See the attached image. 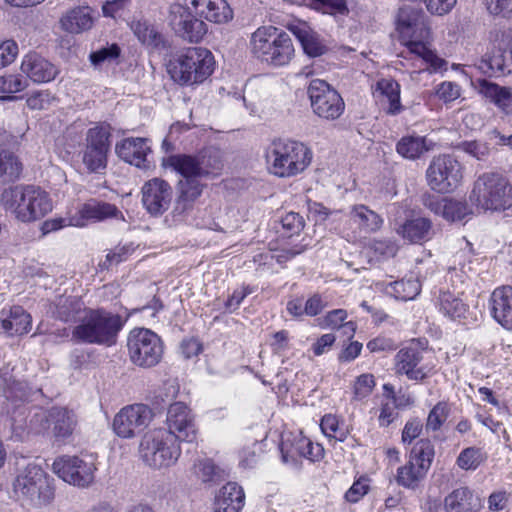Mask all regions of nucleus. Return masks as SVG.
<instances>
[{"mask_svg": "<svg viewBox=\"0 0 512 512\" xmlns=\"http://www.w3.org/2000/svg\"><path fill=\"white\" fill-rule=\"evenodd\" d=\"M45 419L51 426V432L58 442L69 438L77 426L75 413L64 407H52Z\"/></svg>", "mask_w": 512, "mask_h": 512, "instance_id": "24", "label": "nucleus"}, {"mask_svg": "<svg viewBox=\"0 0 512 512\" xmlns=\"http://www.w3.org/2000/svg\"><path fill=\"white\" fill-rule=\"evenodd\" d=\"M249 47L254 57L275 67L288 64L294 56L290 36L274 26L257 28L251 34Z\"/></svg>", "mask_w": 512, "mask_h": 512, "instance_id": "6", "label": "nucleus"}, {"mask_svg": "<svg viewBox=\"0 0 512 512\" xmlns=\"http://www.w3.org/2000/svg\"><path fill=\"white\" fill-rule=\"evenodd\" d=\"M193 474L203 484H217L226 478L223 469L216 466L211 459H198L193 465Z\"/></svg>", "mask_w": 512, "mask_h": 512, "instance_id": "35", "label": "nucleus"}, {"mask_svg": "<svg viewBox=\"0 0 512 512\" xmlns=\"http://www.w3.org/2000/svg\"><path fill=\"white\" fill-rule=\"evenodd\" d=\"M53 471L65 482L85 488L93 483L96 467L89 459L64 455L54 461Z\"/></svg>", "mask_w": 512, "mask_h": 512, "instance_id": "15", "label": "nucleus"}, {"mask_svg": "<svg viewBox=\"0 0 512 512\" xmlns=\"http://www.w3.org/2000/svg\"><path fill=\"white\" fill-rule=\"evenodd\" d=\"M173 190L168 182L153 178L142 187V204L152 216H161L170 207Z\"/></svg>", "mask_w": 512, "mask_h": 512, "instance_id": "19", "label": "nucleus"}, {"mask_svg": "<svg viewBox=\"0 0 512 512\" xmlns=\"http://www.w3.org/2000/svg\"><path fill=\"white\" fill-rule=\"evenodd\" d=\"M320 426L323 433L328 437H333L339 441H344L346 438V433L339 429L337 418L331 414L322 418Z\"/></svg>", "mask_w": 512, "mask_h": 512, "instance_id": "54", "label": "nucleus"}, {"mask_svg": "<svg viewBox=\"0 0 512 512\" xmlns=\"http://www.w3.org/2000/svg\"><path fill=\"white\" fill-rule=\"evenodd\" d=\"M253 292V289L249 286H242L239 289H236L231 296L228 297L227 301L225 302V308L229 312H233L237 310L242 303V301L251 293Z\"/></svg>", "mask_w": 512, "mask_h": 512, "instance_id": "61", "label": "nucleus"}, {"mask_svg": "<svg viewBox=\"0 0 512 512\" xmlns=\"http://www.w3.org/2000/svg\"><path fill=\"white\" fill-rule=\"evenodd\" d=\"M373 95L387 114L397 115L403 110L400 102V85L391 78L377 81Z\"/></svg>", "mask_w": 512, "mask_h": 512, "instance_id": "26", "label": "nucleus"}, {"mask_svg": "<svg viewBox=\"0 0 512 512\" xmlns=\"http://www.w3.org/2000/svg\"><path fill=\"white\" fill-rule=\"evenodd\" d=\"M14 490L31 500L50 501L54 496L45 472L36 464H28L19 473L14 481Z\"/></svg>", "mask_w": 512, "mask_h": 512, "instance_id": "17", "label": "nucleus"}, {"mask_svg": "<svg viewBox=\"0 0 512 512\" xmlns=\"http://www.w3.org/2000/svg\"><path fill=\"white\" fill-rule=\"evenodd\" d=\"M22 165L17 157L8 152H0V181L8 182L19 177Z\"/></svg>", "mask_w": 512, "mask_h": 512, "instance_id": "43", "label": "nucleus"}, {"mask_svg": "<svg viewBox=\"0 0 512 512\" xmlns=\"http://www.w3.org/2000/svg\"><path fill=\"white\" fill-rule=\"evenodd\" d=\"M130 360L140 367H153L159 363L163 347L157 334L149 329H133L128 336Z\"/></svg>", "mask_w": 512, "mask_h": 512, "instance_id": "12", "label": "nucleus"}, {"mask_svg": "<svg viewBox=\"0 0 512 512\" xmlns=\"http://www.w3.org/2000/svg\"><path fill=\"white\" fill-rule=\"evenodd\" d=\"M470 214L466 203L448 199L443 218L447 221H461Z\"/></svg>", "mask_w": 512, "mask_h": 512, "instance_id": "48", "label": "nucleus"}, {"mask_svg": "<svg viewBox=\"0 0 512 512\" xmlns=\"http://www.w3.org/2000/svg\"><path fill=\"white\" fill-rule=\"evenodd\" d=\"M422 427V422L419 419L415 418L409 420L402 431L403 443L410 444L414 439H416L420 435Z\"/></svg>", "mask_w": 512, "mask_h": 512, "instance_id": "63", "label": "nucleus"}, {"mask_svg": "<svg viewBox=\"0 0 512 512\" xmlns=\"http://www.w3.org/2000/svg\"><path fill=\"white\" fill-rule=\"evenodd\" d=\"M27 87V81L20 75L0 76V93L13 94L23 91Z\"/></svg>", "mask_w": 512, "mask_h": 512, "instance_id": "49", "label": "nucleus"}, {"mask_svg": "<svg viewBox=\"0 0 512 512\" xmlns=\"http://www.w3.org/2000/svg\"><path fill=\"white\" fill-rule=\"evenodd\" d=\"M61 28L71 34L89 30L93 25L91 9L88 6H78L68 10L60 18Z\"/></svg>", "mask_w": 512, "mask_h": 512, "instance_id": "31", "label": "nucleus"}, {"mask_svg": "<svg viewBox=\"0 0 512 512\" xmlns=\"http://www.w3.org/2000/svg\"><path fill=\"white\" fill-rule=\"evenodd\" d=\"M478 211H502L512 206V188L500 174L485 173L475 181L469 196Z\"/></svg>", "mask_w": 512, "mask_h": 512, "instance_id": "8", "label": "nucleus"}, {"mask_svg": "<svg viewBox=\"0 0 512 512\" xmlns=\"http://www.w3.org/2000/svg\"><path fill=\"white\" fill-rule=\"evenodd\" d=\"M479 258L472 252L471 244L466 241L465 247L456 252L448 267L447 279L458 294H463L477 275Z\"/></svg>", "mask_w": 512, "mask_h": 512, "instance_id": "16", "label": "nucleus"}, {"mask_svg": "<svg viewBox=\"0 0 512 512\" xmlns=\"http://www.w3.org/2000/svg\"><path fill=\"white\" fill-rule=\"evenodd\" d=\"M115 152L119 158L138 168L146 169L150 166L148 159L151 148L147 138H126L118 142Z\"/></svg>", "mask_w": 512, "mask_h": 512, "instance_id": "23", "label": "nucleus"}, {"mask_svg": "<svg viewBox=\"0 0 512 512\" xmlns=\"http://www.w3.org/2000/svg\"><path fill=\"white\" fill-rule=\"evenodd\" d=\"M55 306L56 317L64 322L81 321L88 310L85 308L84 302L75 296H61Z\"/></svg>", "mask_w": 512, "mask_h": 512, "instance_id": "34", "label": "nucleus"}, {"mask_svg": "<svg viewBox=\"0 0 512 512\" xmlns=\"http://www.w3.org/2000/svg\"><path fill=\"white\" fill-rule=\"evenodd\" d=\"M421 465L409 458L408 462L397 470L396 481L399 485L406 488H416L427 474Z\"/></svg>", "mask_w": 512, "mask_h": 512, "instance_id": "37", "label": "nucleus"}, {"mask_svg": "<svg viewBox=\"0 0 512 512\" xmlns=\"http://www.w3.org/2000/svg\"><path fill=\"white\" fill-rule=\"evenodd\" d=\"M167 432L176 435L178 441L192 442L196 439L194 416L186 404H170L167 412Z\"/></svg>", "mask_w": 512, "mask_h": 512, "instance_id": "20", "label": "nucleus"}, {"mask_svg": "<svg viewBox=\"0 0 512 512\" xmlns=\"http://www.w3.org/2000/svg\"><path fill=\"white\" fill-rule=\"evenodd\" d=\"M397 233L411 243L427 241L432 236V222L425 217L406 220L397 228Z\"/></svg>", "mask_w": 512, "mask_h": 512, "instance_id": "32", "label": "nucleus"}, {"mask_svg": "<svg viewBox=\"0 0 512 512\" xmlns=\"http://www.w3.org/2000/svg\"><path fill=\"white\" fill-rule=\"evenodd\" d=\"M436 94L445 102H450L460 96V90L458 85L453 82H443L438 86Z\"/></svg>", "mask_w": 512, "mask_h": 512, "instance_id": "62", "label": "nucleus"}, {"mask_svg": "<svg viewBox=\"0 0 512 512\" xmlns=\"http://www.w3.org/2000/svg\"><path fill=\"white\" fill-rule=\"evenodd\" d=\"M166 21L178 37L190 43L200 42L207 33L206 23L180 3L169 5Z\"/></svg>", "mask_w": 512, "mask_h": 512, "instance_id": "14", "label": "nucleus"}, {"mask_svg": "<svg viewBox=\"0 0 512 512\" xmlns=\"http://www.w3.org/2000/svg\"><path fill=\"white\" fill-rule=\"evenodd\" d=\"M449 415V408L447 403L439 402L437 403L432 410L429 412L426 429L437 431L440 429L442 424L447 420Z\"/></svg>", "mask_w": 512, "mask_h": 512, "instance_id": "46", "label": "nucleus"}, {"mask_svg": "<svg viewBox=\"0 0 512 512\" xmlns=\"http://www.w3.org/2000/svg\"><path fill=\"white\" fill-rule=\"evenodd\" d=\"M245 494L241 486L228 482L215 498L214 512H239L244 506Z\"/></svg>", "mask_w": 512, "mask_h": 512, "instance_id": "30", "label": "nucleus"}, {"mask_svg": "<svg viewBox=\"0 0 512 512\" xmlns=\"http://www.w3.org/2000/svg\"><path fill=\"white\" fill-rule=\"evenodd\" d=\"M448 199H441L433 194H424L422 203L424 207L433 212L435 215L443 217L446 210Z\"/></svg>", "mask_w": 512, "mask_h": 512, "instance_id": "60", "label": "nucleus"}, {"mask_svg": "<svg viewBox=\"0 0 512 512\" xmlns=\"http://www.w3.org/2000/svg\"><path fill=\"white\" fill-rule=\"evenodd\" d=\"M422 358V348L419 346V341L413 340L396 354V373L406 375L409 380H424L428 372L426 367L419 366Z\"/></svg>", "mask_w": 512, "mask_h": 512, "instance_id": "22", "label": "nucleus"}, {"mask_svg": "<svg viewBox=\"0 0 512 512\" xmlns=\"http://www.w3.org/2000/svg\"><path fill=\"white\" fill-rule=\"evenodd\" d=\"M21 71L34 83L50 82L58 74L57 68L37 53H29L23 58Z\"/></svg>", "mask_w": 512, "mask_h": 512, "instance_id": "25", "label": "nucleus"}, {"mask_svg": "<svg viewBox=\"0 0 512 512\" xmlns=\"http://www.w3.org/2000/svg\"><path fill=\"white\" fill-rule=\"evenodd\" d=\"M459 295L445 291L439 296L440 311L451 319L464 317L468 310V306L460 299Z\"/></svg>", "mask_w": 512, "mask_h": 512, "instance_id": "40", "label": "nucleus"}, {"mask_svg": "<svg viewBox=\"0 0 512 512\" xmlns=\"http://www.w3.org/2000/svg\"><path fill=\"white\" fill-rule=\"evenodd\" d=\"M478 68L483 74L489 77H497L505 73V64L501 55L484 57L481 59Z\"/></svg>", "mask_w": 512, "mask_h": 512, "instance_id": "45", "label": "nucleus"}, {"mask_svg": "<svg viewBox=\"0 0 512 512\" xmlns=\"http://www.w3.org/2000/svg\"><path fill=\"white\" fill-rule=\"evenodd\" d=\"M483 86L486 88V94L492 97L497 105L505 107L512 101L511 93L508 89L487 82H484Z\"/></svg>", "mask_w": 512, "mask_h": 512, "instance_id": "53", "label": "nucleus"}, {"mask_svg": "<svg viewBox=\"0 0 512 512\" xmlns=\"http://www.w3.org/2000/svg\"><path fill=\"white\" fill-rule=\"evenodd\" d=\"M349 221L359 233H375L383 225L382 217L364 204H356L350 208Z\"/></svg>", "mask_w": 512, "mask_h": 512, "instance_id": "29", "label": "nucleus"}, {"mask_svg": "<svg viewBox=\"0 0 512 512\" xmlns=\"http://www.w3.org/2000/svg\"><path fill=\"white\" fill-rule=\"evenodd\" d=\"M487 8L491 14L509 16L512 14V0H488Z\"/></svg>", "mask_w": 512, "mask_h": 512, "instance_id": "64", "label": "nucleus"}, {"mask_svg": "<svg viewBox=\"0 0 512 512\" xmlns=\"http://www.w3.org/2000/svg\"><path fill=\"white\" fill-rule=\"evenodd\" d=\"M397 29L409 52L424 61L431 71H438L445 61L439 58L428 46L431 30L428 18L421 8L412 5H402L397 12Z\"/></svg>", "mask_w": 512, "mask_h": 512, "instance_id": "2", "label": "nucleus"}, {"mask_svg": "<svg viewBox=\"0 0 512 512\" xmlns=\"http://www.w3.org/2000/svg\"><path fill=\"white\" fill-rule=\"evenodd\" d=\"M304 52L310 57H318L326 53L327 47L322 44L318 36L312 32L302 43Z\"/></svg>", "mask_w": 512, "mask_h": 512, "instance_id": "56", "label": "nucleus"}, {"mask_svg": "<svg viewBox=\"0 0 512 512\" xmlns=\"http://www.w3.org/2000/svg\"><path fill=\"white\" fill-rule=\"evenodd\" d=\"M430 149L426 138L422 136L409 135L402 137L396 145V151L406 159H417Z\"/></svg>", "mask_w": 512, "mask_h": 512, "instance_id": "36", "label": "nucleus"}, {"mask_svg": "<svg viewBox=\"0 0 512 512\" xmlns=\"http://www.w3.org/2000/svg\"><path fill=\"white\" fill-rule=\"evenodd\" d=\"M370 248L373 253L381 259L394 257L398 251L397 244L388 239L373 240Z\"/></svg>", "mask_w": 512, "mask_h": 512, "instance_id": "51", "label": "nucleus"}, {"mask_svg": "<svg viewBox=\"0 0 512 512\" xmlns=\"http://www.w3.org/2000/svg\"><path fill=\"white\" fill-rule=\"evenodd\" d=\"M131 29L138 40L145 45L159 47L163 44L162 34L147 20L133 21Z\"/></svg>", "mask_w": 512, "mask_h": 512, "instance_id": "41", "label": "nucleus"}, {"mask_svg": "<svg viewBox=\"0 0 512 512\" xmlns=\"http://www.w3.org/2000/svg\"><path fill=\"white\" fill-rule=\"evenodd\" d=\"M124 325L119 314L104 309H88L72 331V338L86 344L111 346Z\"/></svg>", "mask_w": 512, "mask_h": 512, "instance_id": "5", "label": "nucleus"}, {"mask_svg": "<svg viewBox=\"0 0 512 512\" xmlns=\"http://www.w3.org/2000/svg\"><path fill=\"white\" fill-rule=\"evenodd\" d=\"M311 7L316 10L322 11L328 14H347L348 7L345 0H312L308 3Z\"/></svg>", "mask_w": 512, "mask_h": 512, "instance_id": "47", "label": "nucleus"}, {"mask_svg": "<svg viewBox=\"0 0 512 512\" xmlns=\"http://www.w3.org/2000/svg\"><path fill=\"white\" fill-rule=\"evenodd\" d=\"M481 508V499L467 486L454 489L443 502L444 512H478Z\"/></svg>", "mask_w": 512, "mask_h": 512, "instance_id": "27", "label": "nucleus"}, {"mask_svg": "<svg viewBox=\"0 0 512 512\" xmlns=\"http://www.w3.org/2000/svg\"><path fill=\"white\" fill-rule=\"evenodd\" d=\"M426 179L432 190L442 194L451 193L462 183L463 167L454 156L442 154L430 162Z\"/></svg>", "mask_w": 512, "mask_h": 512, "instance_id": "10", "label": "nucleus"}, {"mask_svg": "<svg viewBox=\"0 0 512 512\" xmlns=\"http://www.w3.org/2000/svg\"><path fill=\"white\" fill-rule=\"evenodd\" d=\"M111 127L100 123L88 129L82 150V163L91 173H101L106 169L111 148Z\"/></svg>", "mask_w": 512, "mask_h": 512, "instance_id": "11", "label": "nucleus"}, {"mask_svg": "<svg viewBox=\"0 0 512 512\" xmlns=\"http://www.w3.org/2000/svg\"><path fill=\"white\" fill-rule=\"evenodd\" d=\"M32 318L22 307L15 306L10 315L0 320V332L8 336L23 335L31 329Z\"/></svg>", "mask_w": 512, "mask_h": 512, "instance_id": "33", "label": "nucleus"}, {"mask_svg": "<svg viewBox=\"0 0 512 512\" xmlns=\"http://www.w3.org/2000/svg\"><path fill=\"white\" fill-rule=\"evenodd\" d=\"M18 55V45L13 40L0 44V68L10 65Z\"/></svg>", "mask_w": 512, "mask_h": 512, "instance_id": "59", "label": "nucleus"}, {"mask_svg": "<svg viewBox=\"0 0 512 512\" xmlns=\"http://www.w3.org/2000/svg\"><path fill=\"white\" fill-rule=\"evenodd\" d=\"M490 301L494 319L503 327L512 329V287L495 289Z\"/></svg>", "mask_w": 512, "mask_h": 512, "instance_id": "28", "label": "nucleus"}, {"mask_svg": "<svg viewBox=\"0 0 512 512\" xmlns=\"http://www.w3.org/2000/svg\"><path fill=\"white\" fill-rule=\"evenodd\" d=\"M111 218L124 220L122 212L114 204L91 199L69 219L68 225L84 227L88 222H101Z\"/></svg>", "mask_w": 512, "mask_h": 512, "instance_id": "21", "label": "nucleus"}, {"mask_svg": "<svg viewBox=\"0 0 512 512\" xmlns=\"http://www.w3.org/2000/svg\"><path fill=\"white\" fill-rule=\"evenodd\" d=\"M307 92L312 110L320 118L335 120L344 112L345 103L342 97L324 80H312Z\"/></svg>", "mask_w": 512, "mask_h": 512, "instance_id": "13", "label": "nucleus"}, {"mask_svg": "<svg viewBox=\"0 0 512 512\" xmlns=\"http://www.w3.org/2000/svg\"><path fill=\"white\" fill-rule=\"evenodd\" d=\"M199 13L206 20L214 23H227L233 18V11L226 0H208L206 5L199 9Z\"/></svg>", "mask_w": 512, "mask_h": 512, "instance_id": "38", "label": "nucleus"}, {"mask_svg": "<svg viewBox=\"0 0 512 512\" xmlns=\"http://www.w3.org/2000/svg\"><path fill=\"white\" fill-rule=\"evenodd\" d=\"M120 55V48L117 44L103 47L90 54V60L93 65L98 66L105 62H112Z\"/></svg>", "mask_w": 512, "mask_h": 512, "instance_id": "52", "label": "nucleus"}, {"mask_svg": "<svg viewBox=\"0 0 512 512\" xmlns=\"http://www.w3.org/2000/svg\"><path fill=\"white\" fill-rule=\"evenodd\" d=\"M456 148L477 160H485L490 152L488 145L479 141H464L459 143Z\"/></svg>", "mask_w": 512, "mask_h": 512, "instance_id": "50", "label": "nucleus"}, {"mask_svg": "<svg viewBox=\"0 0 512 512\" xmlns=\"http://www.w3.org/2000/svg\"><path fill=\"white\" fill-rule=\"evenodd\" d=\"M0 202L6 212L24 223L36 221L53 209L49 194L34 185H17L4 189Z\"/></svg>", "mask_w": 512, "mask_h": 512, "instance_id": "3", "label": "nucleus"}, {"mask_svg": "<svg viewBox=\"0 0 512 512\" xmlns=\"http://www.w3.org/2000/svg\"><path fill=\"white\" fill-rule=\"evenodd\" d=\"M214 56L206 48L191 47L172 58L167 66L171 78L180 85L205 81L214 71Z\"/></svg>", "mask_w": 512, "mask_h": 512, "instance_id": "7", "label": "nucleus"}, {"mask_svg": "<svg viewBox=\"0 0 512 512\" xmlns=\"http://www.w3.org/2000/svg\"><path fill=\"white\" fill-rule=\"evenodd\" d=\"M54 100V96L48 91H39L29 96L26 103L32 110H45L51 106Z\"/></svg>", "mask_w": 512, "mask_h": 512, "instance_id": "55", "label": "nucleus"}, {"mask_svg": "<svg viewBox=\"0 0 512 512\" xmlns=\"http://www.w3.org/2000/svg\"><path fill=\"white\" fill-rule=\"evenodd\" d=\"M153 412L145 404H133L122 408L114 417L113 429L122 438H131L142 432L151 422Z\"/></svg>", "mask_w": 512, "mask_h": 512, "instance_id": "18", "label": "nucleus"}, {"mask_svg": "<svg viewBox=\"0 0 512 512\" xmlns=\"http://www.w3.org/2000/svg\"><path fill=\"white\" fill-rule=\"evenodd\" d=\"M265 158L272 174L290 178L302 173L310 165L312 152L302 142L275 139L266 148Z\"/></svg>", "mask_w": 512, "mask_h": 512, "instance_id": "4", "label": "nucleus"}, {"mask_svg": "<svg viewBox=\"0 0 512 512\" xmlns=\"http://www.w3.org/2000/svg\"><path fill=\"white\" fill-rule=\"evenodd\" d=\"M428 12L437 16L448 14L456 5L457 0H423Z\"/></svg>", "mask_w": 512, "mask_h": 512, "instance_id": "57", "label": "nucleus"}, {"mask_svg": "<svg viewBox=\"0 0 512 512\" xmlns=\"http://www.w3.org/2000/svg\"><path fill=\"white\" fill-rule=\"evenodd\" d=\"M385 290L396 299L407 301L414 299L420 293L421 285L417 279L409 278L390 282Z\"/></svg>", "mask_w": 512, "mask_h": 512, "instance_id": "39", "label": "nucleus"}, {"mask_svg": "<svg viewBox=\"0 0 512 512\" xmlns=\"http://www.w3.org/2000/svg\"><path fill=\"white\" fill-rule=\"evenodd\" d=\"M139 454L142 460L153 468L170 467L181 455L176 435L159 428L147 432L141 439Z\"/></svg>", "mask_w": 512, "mask_h": 512, "instance_id": "9", "label": "nucleus"}, {"mask_svg": "<svg viewBox=\"0 0 512 512\" xmlns=\"http://www.w3.org/2000/svg\"><path fill=\"white\" fill-rule=\"evenodd\" d=\"M434 445L429 439H420L413 446L410 459L421 465L425 470H429L434 458Z\"/></svg>", "mask_w": 512, "mask_h": 512, "instance_id": "42", "label": "nucleus"}, {"mask_svg": "<svg viewBox=\"0 0 512 512\" xmlns=\"http://www.w3.org/2000/svg\"><path fill=\"white\" fill-rule=\"evenodd\" d=\"M486 459L480 448L468 447L461 451L457 458V465L464 470H475Z\"/></svg>", "mask_w": 512, "mask_h": 512, "instance_id": "44", "label": "nucleus"}, {"mask_svg": "<svg viewBox=\"0 0 512 512\" xmlns=\"http://www.w3.org/2000/svg\"><path fill=\"white\" fill-rule=\"evenodd\" d=\"M163 165L171 168L183 179L178 182V196L173 208L174 217H183L201 195L203 185L200 179L216 175L222 169V162L216 152H203L197 155L176 154L163 159Z\"/></svg>", "mask_w": 512, "mask_h": 512, "instance_id": "1", "label": "nucleus"}, {"mask_svg": "<svg viewBox=\"0 0 512 512\" xmlns=\"http://www.w3.org/2000/svg\"><path fill=\"white\" fill-rule=\"evenodd\" d=\"M375 385L374 377L371 374L360 375L354 385V394L357 399L367 397Z\"/></svg>", "mask_w": 512, "mask_h": 512, "instance_id": "58", "label": "nucleus"}]
</instances>
